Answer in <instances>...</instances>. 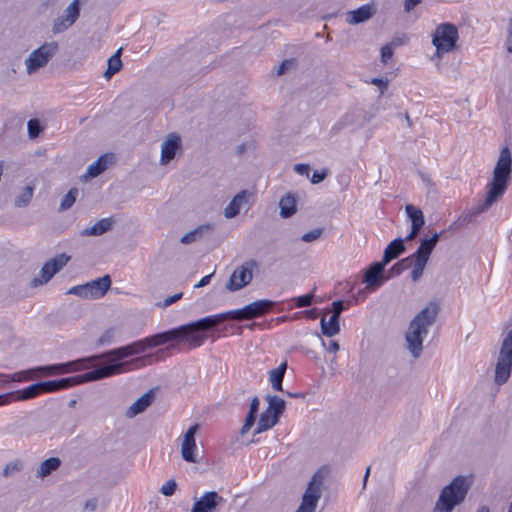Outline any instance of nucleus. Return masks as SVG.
Listing matches in <instances>:
<instances>
[{
    "mask_svg": "<svg viewBox=\"0 0 512 512\" xmlns=\"http://www.w3.org/2000/svg\"><path fill=\"white\" fill-rule=\"evenodd\" d=\"M114 161L113 154H104L100 156L97 161L92 163L85 174V178H94L100 175L103 171H105L109 164H112Z\"/></svg>",
    "mask_w": 512,
    "mask_h": 512,
    "instance_id": "nucleus-21",
    "label": "nucleus"
},
{
    "mask_svg": "<svg viewBox=\"0 0 512 512\" xmlns=\"http://www.w3.org/2000/svg\"><path fill=\"white\" fill-rule=\"evenodd\" d=\"M33 197V187L32 186H26L22 193L16 198L15 205L18 207L26 206L30 203L31 199Z\"/></svg>",
    "mask_w": 512,
    "mask_h": 512,
    "instance_id": "nucleus-38",
    "label": "nucleus"
},
{
    "mask_svg": "<svg viewBox=\"0 0 512 512\" xmlns=\"http://www.w3.org/2000/svg\"><path fill=\"white\" fill-rule=\"evenodd\" d=\"M372 15H373V8L369 4H366V5L359 7L358 9H356L354 11H351L349 13V16H350L349 21H350V23L358 24V23L368 20L370 17H372Z\"/></svg>",
    "mask_w": 512,
    "mask_h": 512,
    "instance_id": "nucleus-28",
    "label": "nucleus"
},
{
    "mask_svg": "<svg viewBox=\"0 0 512 512\" xmlns=\"http://www.w3.org/2000/svg\"><path fill=\"white\" fill-rule=\"evenodd\" d=\"M287 369V362L281 363L269 372V380L274 390L282 391V382Z\"/></svg>",
    "mask_w": 512,
    "mask_h": 512,
    "instance_id": "nucleus-27",
    "label": "nucleus"
},
{
    "mask_svg": "<svg viewBox=\"0 0 512 512\" xmlns=\"http://www.w3.org/2000/svg\"><path fill=\"white\" fill-rule=\"evenodd\" d=\"M370 469H371L370 466L367 467V469H366V472H365V475H364V483H366V481H367V479L369 477Z\"/></svg>",
    "mask_w": 512,
    "mask_h": 512,
    "instance_id": "nucleus-63",
    "label": "nucleus"
},
{
    "mask_svg": "<svg viewBox=\"0 0 512 512\" xmlns=\"http://www.w3.org/2000/svg\"><path fill=\"white\" fill-rule=\"evenodd\" d=\"M477 512H489V508H488V507H486V506H482V507H480V508L478 509V511H477Z\"/></svg>",
    "mask_w": 512,
    "mask_h": 512,
    "instance_id": "nucleus-64",
    "label": "nucleus"
},
{
    "mask_svg": "<svg viewBox=\"0 0 512 512\" xmlns=\"http://www.w3.org/2000/svg\"><path fill=\"white\" fill-rule=\"evenodd\" d=\"M201 230H202V228L200 227V228H197V229L185 234L181 238V243H183V244L192 243L193 241L196 240L197 235L201 233Z\"/></svg>",
    "mask_w": 512,
    "mask_h": 512,
    "instance_id": "nucleus-47",
    "label": "nucleus"
},
{
    "mask_svg": "<svg viewBox=\"0 0 512 512\" xmlns=\"http://www.w3.org/2000/svg\"><path fill=\"white\" fill-rule=\"evenodd\" d=\"M260 401L257 397H254L250 402L249 412L254 415H257V412L259 410Z\"/></svg>",
    "mask_w": 512,
    "mask_h": 512,
    "instance_id": "nucleus-53",
    "label": "nucleus"
},
{
    "mask_svg": "<svg viewBox=\"0 0 512 512\" xmlns=\"http://www.w3.org/2000/svg\"><path fill=\"white\" fill-rule=\"evenodd\" d=\"M410 258H411V266L413 267L412 271H411V278L414 282H416L423 275V272L427 265V262L413 258V257H410Z\"/></svg>",
    "mask_w": 512,
    "mask_h": 512,
    "instance_id": "nucleus-34",
    "label": "nucleus"
},
{
    "mask_svg": "<svg viewBox=\"0 0 512 512\" xmlns=\"http://www.w3.org/2000/svg\"><path fill=\"white\" fill-rule=\"evenodd\" d=\"M61 461L57 457H51L43 461L39 467L38 475L40 477H45L49 475L52 471L59 468Z\"/></svg>",
    "mask_w": 512,
    "mask_h": 512,
    "instance_id": "nucleus-32",
    "label": "nucleus"
},
{
    "mask_svg": "<svg viewBox=\"0 0 512 512\" xmlns=\"http://www.w3.org/2000/svg\"><path fill=\"white\" fill-rule=\"evenodd\" d=\"M325 178V173L314 172L311 181L312 183H319Z\"/></svg>",
    "mask_w": 512,
    "mask_h": 512,
    "instance_id": "nucleus-61",
    "label": "nucleus"
},
{
    "mask_svg": "<svg viewBox=\"0 0 512 512\" xmlns=\"http://www.w3.org/2000/svg\"><path fill=\"white\" fill-rule=\"evenodd\" d=\"M255 420H256V415H254L252 413H248L246 416L245 422L240 430V433L241 434L247 433L251 429V427L254 425Z\"/></svg>",
    "mask_w": 512,
    "mask_h": 512,
    "instance_id": "nucleus-44",
    "label": "nucleus"
},
{
    "mask_svg": "<svg viewBox=\"0 0 512 512\" xmlns=\"http://www.w3.org/2000/svg\"><path fill=\"white\" fill-rule=\"evenodd\" d=\"M221 501L222 497L217 492H206L194 503L192 512H214Z\"/></svg>",
    "mask_w": 512,
    "mask_h": 512,
    "instance_id": "nucleus-15",
    "label": "nucleus"
},
{
    "mask_svg": "<svg viewBox=\"0 0 512 512\" xmlns=\"http://www.w3.org/2000/svg\"><path fill=\"white\" fill-rule=\"evenodd\" d=\"M96 505H97V501H96V499H92V500H88V501L86 502L85 507H86L87 509H90V510H92V511H93V510H95Z\"/></svg>",
    "mask_w": 512,
    "mask_h": 512,
    "instance_id": "nucleus-62",
    "label": "nucleus"
},
{
    "mask_svg": "<svg viewBox=\"0 0 512 512\" xmlns=\"http://www.w3.org/2000/svg\"><path fill=\"white\" fill-rule=\"evenodd\" d=\"M198 430V425L194 424L189 427L187 432L184 434L181 444V454L185 461L194 463L196 462V441L195 434Z\"/></svg>",
    "mask_w": 512,
    "mask_h": 512,
    "instance_id": "nucleus-14",
    "label": "nucleus"
},
{
    "mask_svg": "<svg viewBox=\"0 0 512 512\" xmlns=\"http://www.w3.org/2000/svg\"><path fill=\"white\" fill-rule=\"evenodd\" d=\"M78 195V189L77 188H71L68 193L63 197L60 209L61 210H67L69 209L76 201V197Z\"/></svg>",
    "mask_w": 512,
    "mask_h": 512,
    "instance_id": "nucleus-39",
    "label": "nucleus"
},
{
    "mask_svg": "<svg viewBox=\"0 0 512 512\" xmlns=\"http://www.w3.org/2000/svg\"><path fill=\"white\" fill-rule=\"evenodd\" d=\"M385 266L382 261L375 262L366 270L364 282L368 287H378L382 284Z\"/></svg>",
    "mask_w": 512,
    "mask_h": 512,
    "instance_id": "nucleus-18",
    "label": "nucleus"
},
{
    "mask_svg": "<svg viewBox=\"0 0 512 512\" xmlns=\"http://www.w3.org/2000/svg\"><path fill=\"white\" fill-rule=\"evenodd\" d=\"M438 312V303L431 302L411 321L406 333V340L408 348L414 357H418L420 355L423 348V339L428 333V327L434 323Z\"/></svg>",
    "mask_w": 512,
    "mask_h": 512,
    "instance_id": "nucleus-3",
    "label": "nucleus"
},
{
    "mask_svg": "<svg viewBox=\"0 0 512 512\" xmlns=\"http://www.w3.org/2000/svg\"><path fill=\"white\" fill-rule=\"evenodd\" d=\"M223 322V317L216 315L206 316L197 321L181 325L171 330L157 333L137 340L125 346L118 347L104 354L74 361L38 367L36 370L45 375H60L85 370L89 363L96 359H106L112 363H122L125 358L144 353L148 348L158 347L174 340H182L190 349L202 346L207 337L202 332L209 330ZM126 369L129 371V364Z\"/></svg>",
    "mask_w": 512,
    "mask_h": 512,
    "instance_id": "nucleus-1",
    "label": "nucleus"
},
{
    "mask_svg": "<svg viewBox=\"0 0 512 512\" xmlns=\"http://www.w3.org/2000/svg\"><path fill=\"white\" fill-rule=\"evenodd\" d=\"M257 267L255 260H249L240 267H237L230 276L227 288L230 291H237L248 285L253 277V269Z\"/></svg>",
    "mask_w": 512,
    "mask_h": 512,
    "instance_id": "nucleus-10",
    "label": "nucleus"
},
{
    "mask_svg": "<svg viewBox=\"0 0 512 512\" xmlns=\"http://www.w3.org/2000/svg\"><path fill=\"white\" fill-rule=\"evenodd\" d=\"M321 330L322 333L328 337H332L339 333V318L331 315L330 319L326 321L325 316L321 318Z\"/></svg>",
    "mask_w": 512,
    "mask_h": 512,
    "instance_id": "nucleus-29",
    "label": "nucleus"
},
{
    "mask_svg": "<svg viewBox=\"0 0 512 512\" xmlns=\"http://www.w3.org/2000/svg\"><path fill=\"white\" fill-rule=\"evenodd\" d=\"M459 41V31L455 24L443 22L436 26L432 34V44L436 55L442 57L456 49Z\"/></svg>",
    "mask_w": 512,
    "mask_h": 512,
    "instance_id": "nucleus-6",
    "label": "nucleus"
},
{
    "mask_svg": "<svg viewBox=\"0 0 512 512\" xmlns=\"http://www.w3.org/2000/svg\"><path fill=\"white\" fill-rule=\"evenodd\" d=\"M87 287L89 299H99L103 297L111 286V279L109 275H105L96 280H92L85 284Z\"/></svg>",
    "mask_w": 512,
    "mask_h": 512,
    "instance_id": "nucleus-17",
    "label": "nucleus"
},
{
    "mask_svg": "<svg viewBox=\"0 0 512 512\" xmlns=\"http://www.w3.org/2000/svg\"><path fill=\"white\" fill-rule=\"evenodd\" d=\"M512 158L508 147L500 151L499 159L493 171V180L489 185L486 203L491 205L504 194L511 173Z\"/></svg>",
    "mask_w": 512,
    "mask_h": 512,
    "instance_id": "nucleus-4",
    "label": "nucleus"
},
{
    "mask_svg": "<svg viewBox=\"0 0 512 512\" xmlns=\"http://www.w3.org/2000/svg\"><path fill=\"white\" fill-rule=\"evenodd\" d=\"M79 17V0H74L65 10V15L54 21L53 32L61 33L72 26Z\"/></svg>",
    "mask_w": 512,
    "mask_h": 512,
    "instance_id": "nucleus-13",
    "label": "nucleus"
},
{
    "mask_svg": "<svg viewBox=\"0 0 512 512\" xmlns=\"http://www.w3.org/2000/svg\"><path fill=\"white\" fill-rule=\"evenodd\" d=\"M177 484L174 480H169L164 483L160 489L161 493L165 496H171L175 493Z\"/></svg>",
    "mask_w": 512,
    "mask_h": 512,
    "instance_id": "nucleus-43",
    "label": "nucleus"
},
{
    "mask_svg": "<svg viewBox=\"0 0 512 512\" xmlns=\"http://www.w3.org/2000/svg\"><path fill=\"white\" fill-rule=\"evenodd\" d=\"M507 50L512 52V19L510 20L509 35L507 38Z\"/></svg>",
    "mask_w": 512,
    "mask_h": 512,
    "instance_id": "nucleus-58",
    "label": "nucleus"
},
{
    "mask_svg": "<svg viewBox=\"0 0 512 512\" xmlns=\"http://www.w3.org/2000/svg\"><path fill=\"white\" fill-rule=\"evenodd\" d=\"M313 299H314V294L308 293V294L293 298V301H294L296 307L303 308V307L310 306L313 302Z\"/></svg>",
    "mask_w": 512,
    "mask_h": 512,
    "instance_id": "nucleus-40",
    "label": "nucleus"
},
{
    "mask_svg": "<svg viewBox=\"0 0 512 512\" xmlns=\"http://www.w3.org/2000/svg\"><path fill=\"white\" fill-rule=\"evenodd\" d=\"M371 83L381 88L382 92L387 89L388 81L382 78H373Z\"/></svg>",
    "mask_w": 512,
    "mask_h": 512,
    "instance_id": "nucleus-55",
    "label": "nucleus"
},
{
    "mask_svg": "<svg viewBox=\"0 0 512 512\" xmlns=\"http://www.w3.org/2000/svg\"><path fill=\"white\" fill-rule=\"evenodd\" d=\"M405 250L403 240L394 239L384 250L382 262L386 265L391 260L397 258Z\"/></svg>",
    "mask_w": 512,
    "mask_h": 512,
    "instance_id": "nucleus-23",
    "label": "nucleus"
},
{
    "mask_svg": "<svg viewBox=\"0 0 512 512\" xmlns=\"http://www.w3.org/2000/svg\"><path fill=\"white\" fill-rule=\"evenodd\" d=\"M279 417L275 414L271 413V411H263L260 415L257 428L255 430L256 434L267 431L274 427L278 422Z\"/></svg>",
    "mask_w": 512,
    "mask_h": 512,
    "instance_id": "nucleus-25",
    "label": "nucleus"
},
{
    "mask_svg": "<svg viewBox=\"0 0 512 512\" xmlns=\"http://www.w3.org/2000/svg\"><path fill=\"white\" fill-rule=\"evenodd\" d=\"M411 267V258H404L395 263L389 270V277L400 275L403 271Z\"/></svg>",
    "mask_w": 512,
    "mask_h": 512,
    "instance_id": "nucleus-37",
    "label": "nucleus"
},
{
    "mask_svg": "<svg viewBox=\"0 0 512 512\" xmlns=\"http://www.w3.org/2000/svg\"><path fill=\"white\" fill-rule=\"evenodd\" d=\"M421 2L422 0H404V11L407 13L412 11Z\"/></svg>",
    "mask_w": 512,
    "mask_h": 512,
    "instance_id": "nucleus-50",
    "label": "nucleus"
},
{
    "mask_svg": "<svg viewBox=\"0 0 512 512\" xmlns=\"http://www.w3.org/2000/svg\"><path fill=\"white\" fill-rule=\"evenodd\" d=\"M468 485L462 476L456 477L448 486L444 487L433 512H450L466 497Z\"/></svg>",
    "mask_w": 512,
    "mask_h": 512,
    "instance_id": "nucleus-5",
    "label": "nucleus"
},
{
    "mask_svg": "<svg viewBox=\"0 0 512 512\" xmlns=\"http://www.w3.org/2000/svg\"><path fill=\"white\" fill-rule=\"evenodd\" d=\"M121 52L122 48H119L109 59H108V67L105 71L104 75L106 78H110L117 72H119L122 68L121 61Z\"/></svg>",
    "mask_w": 512,
    "mask_h": 512,
    "instance_id": "nucleus-30",
    "label": "nucleus"
},
{
    "mask_svg": "<svg viewBox=\"0 0 512 512\" xmlns=\"http://www.w3.org/2000/svg\"><path fill=\"white\" fill-rule=\"evenodd\" d=\"M273 307V302L270 300H257L245 307L237 310L228 311L226 313L218 314L223 317V321L227 319L232 320H252L261 317L269 312Z\"/></svg>",
    "mask_w": 512,
    "mask_h": 512,
    "instance_id": "nucleus-8",
    "label": "nucleus"
},
{
    "mask_svg": "<svg viewBox=\"0 0 512 512\" xmlns=\"http://www.w3.org/2000/svg\"><path fill=\"white\" fill-rule=\"evenodd\" d=\"M153 395L151 392H147L137 399L128 409L127 415L133 417L143 412L152 402Z\"/></svg>",
    "mask_w": 512,
    "mask_h": 512,
    "instance_id": "nucleus-26",
    "label": "nucleus"
},
{
    "mask_svg": "<svg viewBox=\"0 0 512 512\" xmlns=\"http://www.w3.org/2000/svg\"><path fill=\"white\" fill-rule=\"evenodd\" d=\"M16 393L15 392H9L3 395H0V407L8 405L12 403L13 401H16Z\"/></svg>",
    "mask_w": 512,
    "mask_h": 512,
    "instance_id": "nucleus-48",
    "label": "nucleus"
},
{
    "mask_svg": "<svg viewBox=\"0 0 512 512\" xmlns=\"http://www.w3.org/2000/svg\"><path fill=\"white\" fill-rule=\"evenodd\" d=\"M327 350L331 353H336L339 350V344L335 340H331L328 343Z\"/></svg>",
    "mask_w": 512,
    "mask_h": 512,
    "instance_id": "nucleus-57",
    "label": "nucleus"
},
{
    "mask_svg": "<svg viewBox=\"0 0 512 512\" xmlns=\"http://www.w3.org/2000/svg\"><path fill=\"white\" fill-rule=\"evenodd\" d=\"M322 234V229H314L312 231H309L307 233H305L303 236H302V240L304 242H312L316 239H318Z\"/></svg>",
    "mask_w": 512,
    "mask_h": 512,
    "instance_id": "nucleus-46",
    "label": "nucleus"
},
{
    "mask_svg": "<svg viewBox=\"0 0 512 512\" xmlns=\"http://www.w3.org/2000/svg\"><path fill=\"white\" fill-rule=\"evenodd\" d=\"M112 226V220L110 218H103L97 221L92 227L86 230V234L88 235H101L108 230H110Z\"/></svg>",
    "mask_w": 512,
    "mask_h": 512,
    "instance_id": "nucleus-33",
    "label": "nucleus"
},
{
    "mask_svg": "<svg viewBox=\"0 0 512 512\" xmlns=\"http://www.w3.org/2000/svg\"><path fill=\"white\" fill-rule=\"evenodd\" d=\"M295 170L299 174L303 175V174H308L310 167L307 164H297V165H295Z\"/></svg>",
    "mask_w": 512,
    "mask_h": 512,
    "instance_id": "nucleus-56",
    "label": "nucleus"
},
{
    "mask_svg": "<svg viewBox=\"0 0 512 512\" xmlns=\"http://www.w3.org/2000/svg\"><path fill=\"white\" fill-rule=\"evenodd\" d=\"M180 148V138L176 134L172 133L168 136L167 140L163 143L161 149V162L163 164L168 163L172 160L177 150Z\"/></svg>",
    "mask_w": 512,
    "mask_h": 512,
    "instance_id": "nucleus-19",
    "label": "nucleus"
},
{
    "mask_svg": "<svg viewBox=\"0 0 512 512\" xmlns=\"http://www.w3.org/2000/svg\"><path fill=\"white\" fill-rule=\"evenodd\" d=\"M70 260V257L62 253L47 261L40 272V278L33 280L34 286L47 283L59 270H61Z\"/></svg>",
    "mask_w": 512,
    "mask_h": 512,
    "instance_id": "nucleus-11",
    "label": "nucleus"
},
{
    "mask_svg": "<svg viewBox=\"0 0 512 512\" xmlns=\"http://www.w3.org/2000/svg\"><path fill=\"white\" fill-rule=\"evenodd\" d=\"M393 56V48L390 44H386L381 48V60L387 63Z\"/></svg>",
    "mask_w": 512,
    "mask_h": 512,
    "instance_id": "nucleus-45",
    "label": "nucleus"
},
{
    "mask_svg": "<svg viewBox=\"0 0 512 512\" xmlns=\"http://www.w3.org/2000/svg\"><path fill=\"white\" fill-rule=\"evenodd\" d=\"M126 366V363L109 362L107 365L99 366L82 375L62 378L60 380H48L39 382L22 390L15 391L17 397L16 401L32 399L44 393H52L65 390L84 382L95 381L114 375H119L121 373L127 372Z\"/></svg>",
    "mask_w": 512,
    "mask_h": 512,
    "instance_id": "nucleus-2",
    "label": "nucleus"
},
{
    "mask_svg": "<svg viewBox=\"0 0 512 512\" xmlns=\"http://www.w3.org/2000/svg\"><path fill=\"white\" fill-rule=\"evenodd\" d=\"M321 479L314 475L310 481L306 492L303 495L302 503L296 512H314L320 498Z\"/></svg>",
    "mask_w": 512,
    "mask_h": 512,
    "instance_id": "nucleus-12",
    "label": "nucleus"
},
{
    "mask_svg": "<svg viewBox=\"0 0 512 512\" xmlns=\"http://www.w3.org/2000/svg\"><path fill=\"white\" fill-rule=\"evenodd\" d=\"M58 49L56 42L45 43L38 49L34 50L26 60L27 70L29 73L45 66L49 59L55 54Z\"/></svg>",
    "mask_w": 512,
    "mask_h": 512,
    "instance_id": "nucleus-9",
    "label": "nucleus"
},
{
    "mask_svg": "<svg viewBox=\"0 0 512 512\" xmlns=\"http://www.w3.org/2000/svg\"><path fill=\"white\" fill-rule=\"evenodd\" d=\"M182 295H183L182 293H176V294H174V295H172V296L167 297V298L164 300L163 305H164L165 307L170 306V305H171V304H173L174 302H176V301L180 300V299L182 298Z\"/></svg>",
    "mask_w": 512,
    "mask_h": 512,
    "instance_id": "nucleus-52",
    "label": "nucleus"
},
{
    "mask_svg": "<svg viewBox=\"0 0 512 512\" xmlns=\"http://www.w3.org/2000/svg\"><path fill=\"white\" fill-rule=\"evenodd\" d=\"M304 313H305L306 317L311 320H315L318 317L316 308L306 310Z\"/></svg>",
    "mask_w": 512,
    "mask_h": 512,
    "instance_id": "nucleus-60",
    "label": "nucleus"
},
{
    "mask_svg": "<svg viewBox=\"0 0 512 512\" xmlns=\"http://www.w3.org/2000/svg\"><path fill=\"white\" fill-rule=\"evenodd\" d=\"M33 370L15 372L13 374L0 373V384L5 386L11 382H26L33 379Z\"/></svg>",
    "mask_w": 512,
    "mask_h": 512,
    "instance_id": "nucleus-24",
    "label": "nucleus"
},
{
    "mask_svg": "<svg viewBox=\"0 0 512 512\" xmlns=\"http://www.w3.org/2000/svg\"><path fill=\"white\" fill-rule=\"evenodd\" d=\"M20 469V464L18 462L9 463L4 468V475L8 476L14 471H18Z\"/></svg>",
    "mask_w": 512,
    "mask_h": 512,
    "instance_id": "nucleus-51",
    "label": "nucleus"
},
{
    "mask_svg": "<svg viewBox=\"0 0 512 512\" xmlns=\"http://www.w3.org/2000/svg\"><path fill=\"white\" fill-rule=\"evenodd\" d=\"M41 132V126L37 119H31L28 121V133L31 138H35Z\"/></svg>",
    "mask_w": 512,
    "mask_h": 512,
    "instance_id": "nucleus-41",
    "label": "nucleus"
},
{
    "mask_svg": "<svg viewBox=\"0 0 512 512\" xmlns=\"http://www.w3.org/2000/svg\"><path fill=\"white\" fill-rule=\"evenodd\" d=\"M292 65H294V61L293 60H284L279 68H278V71H277V75H281L284 73L285 70H287L289 67H291Z\"/></svg>",
    "mask_w": 512,
    "mask_h": 512,
    "instance_id": "nucleus-54",
    "label": "nucleus"
},
{
    "mask_svg": "<svg viewBox=\"0 0 512 512\" xmlns=\"http://www.w3.org/2000/svg\"><path fill=\"white\" fill-rule=\"evenodd\" d=\"M280 214L282 217H290L296 212V199L294 196L287 194L280 200Z\"/></svg>",
    "mask_w": 512,
    "mask_h": 512,
    "instance_id": "nucleus-31",
    "label": "nucleus"
},
{
    "mask_svg": "<svg viewBox=\"0 0 512 512\" xmlns=\"http://www.w3.org/2000/svg\"><path fill=\"white\" fill-rule=\"evenodd\" d=\"M87 286L85 284L83 285H77V286H73L71 287L69 290H68V294H73V295H76V296H79L81 298H86V299H89L88 297V292H87Z\"/></svg>",
    "mask_w": 512,
    "mask_h": 512,
    "instance_id": "nucleus-42",
    "label": "nucleus"
},
{
    "mask_svg": "<svg viewBox=\"0 0 512 512\" xmlns=\"http://www.w3.org/2000/svg\"><path fill=\"white\" fill-rule=\"evenodd\" d=\"M512 370V329L508 332L504 338L496 368H495V382L498 385H502L507 382L511 375Z\"/></svg>",
    "mask_w": 512,
    "mask_h": 512,
    "instance_id": "nucleus-7",
    "label": "nucleus"
},
{
    "mask_svg": "<svg viewBox=\"0 0 512 512\" xmlns=\"http://www.w3.org/2000/svg\"><path fill=\"white\" fill-rule=\"evenodd\" d=\"M160 351L154 354H147L142 357H138L131 361V363L138 365L139 367H143L146 365H152L157 363L160 360Z\"/></svg>",
    "mask_w": 512,
    "mask_h": 512,
    "instance_id": "nucleus-35",
    "label": "nucleus"
},
{
    "mask_svg": "<svg viewBox=\"0 0 512 512\" xmlns=\"http://www.w3.org/2000/svg\"><path fill=\"white\" fill-rule=\"evenodd\" d=\"M247 201H248V192L245 190L239 192L237 195L234 196V198L231 200V202L225 208V210H224L225 217L233 218L236 215H238L242 204L246 203Z\"/></svg>",
    "mask_w": 512,
    "mask_h": 512,
    "instance_id": "nucleus-22",
    "label": "nucleus"
},
{
    "mask_svg": "<svg viewBox=\"0 0 512 512\" xmlns=\"http://www.w3.org/2000/svg\"><path fill=\"white\" fill-rule=\"evenodd\" d=\"M285 409V402L283 399L278 397H270L269 398V406L267 407V411H271V413L275 414L279 417Z\"/></svg>",
    "mask_w": 512,
    "mask_h": 512,
    "instance_id": "nucleus-36",
    "label": "nucleus"
},
{
    "mask_svg": "<svg viewBox=\"0 0 512 512\" xmlns=\"http://www.w3.org/2000/svg\"><path fill=\"white\" fill-rule=\"evenodd\" d=\"M438 240L439 234L435 233L431 238L421 241L418 249L410 257L428 262Z\"/></svg>",
    "mask_w": 512,
    "mask_h": 512,
    "instance_id": "nucleus-20",
    "label": "nucleus"
},
{
    "mask_svg": "<svg viewBox=\"0 0 512 512\" xmlns=\"http://www.w3.org/2000/svg\"><path fill=\"white\" fill-rule=\"evenodd\" d=\"M211 276L212 275L210 274V275H206V276L202 277L200 279V281L198 282V284L195 285V287L199 288V287H204V286L208 285L210 282Z\"/></svg>",
    "mask_w": 512,
    "mask_h": 512,
    "instance_id": "nucleus-59",
    "label": "nucleus"
},
{
    "mask_svg": "<svg viewBox=\"0 0 512 512\" xmlns=\"http://www.w3.org/2000/svg\"><path fill=\"white\" fill-rule=\"evenodd\" d=\"M405 210H406L408 217L411 220V231L407 235L405 240L411 241L417 236V234L423 227L425 221H424V216H423V212L421 211V209L415 207L414 205H412V204L406 205Z\"/></svg>",
    "mask_w": 512,
    "mask_h": 512,
    "instance_id": "nucleus-16",
    "label": "nucleus"
},
{
    "mask_svg": "<svg viewBox=\"0 0 512 512\" xmlns=\"http://www.w3.org/2000/svg\"><path fill=\"white\" fill-rule=\"evenodd\" d=\"M344 310L343 301L337 300L332 303V315L336 317H340L341 313Z\"/></svg>",
    "mask_w": 512,
    "mask_h": 512,
    "instance_id": "nucleus-49",
    "label": "nucleus"
}]
</instances>
